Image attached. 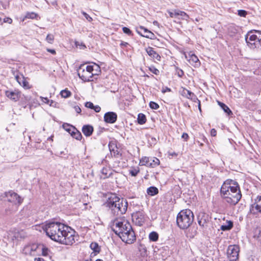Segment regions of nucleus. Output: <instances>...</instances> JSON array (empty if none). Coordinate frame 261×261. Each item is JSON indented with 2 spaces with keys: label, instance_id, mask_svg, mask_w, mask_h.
I'll use <instances>...</instances> for the list:
<instances>
[{
  "label": "nucleus",
  "instance_id": "obj_1",
  "mask_svg": "<svg viewBox=\"0 0 261 261\" xmlns=\"http://www.w3.org/2000/svg\"><path fill=\"white\" fill-rule=\"evenodd\" d=\"M220 193L225 202L233 205L238 203L242 197L238 184L232 179H227L224 182Z\"/></svg>",
  "mask_w": 261,
  "mask_h": 261
},
{
  "label": "nucleus",
  "instance_id": "obj_2",
  "mask_svg": "<svg viewBox=\"0 0 261 261\" xmlns=\"http://www.w3.org/2000/svg\"><path fill=\"white\" fill-rule=\"evenodd\" d=\"M106 206L114 216H121L127 211L128 203L126 200L120 199L115 194H112L106 202Z\"/></svg>",
  "mask_w": 261,
  "mask_h": 261
},
{
  "label": "nucleus",
  "instance_id": "obj_3",
  "mask_svg": "<svg viewBox=\"0 0 261 261\" xmlns=\"http://www.w3.org/2000/svg\"><path fill=\"white\" fill-rule=\"evenodd\" d=\"M68 226L59 222H50L45 226L44 230L46 234L53 240L59 242L64 229Z\"/></svg>",
  "mask_w": 261,
  "mask_h": 261
},
{
  "label": "nucleus",
  "instance_id": "obj_4",
  "mask_svg": "<svg viewBox=\"0 0 261 261\" xmlns=\"http://www.w3.org/2000/svg\"><path fill=\"white\" fill-rule=\"evenodd\" d=\"M194 221L193 212L189 209L181 211L176 217V223L178 226L182 229H187Z\"/></svg>",
  "mask_w": 261,
  "mask_h": 261
},
{
  "label": "nucleus",
  "instance_id": "obj_5",
  "mask_svg": "<svg viewBox=\"0 0 261 261\" xmlns=\"http://www.w3.org/2000/svg\"><path fill=\"white\" fill-rule=\"evenodd\" d=\"M93 68L91 65L86 67L84 65H81L78 70L77 74L79 77L84 82L92 81L93 74Z\"/></svg>",
  "mask_w": 261,
  "mask_h": 261
},
{
  "label": "nucleus",
  "instance_id": "obj_6",
  "mask_svg": "<svg viewBox=\"0 0 261 261\" xmlns=\"http://www.w3.org/2000/svg\"><path fill=\"white\" fill-rule=\"evenodd\" d=\"M125 231L119 236L122 241L127 244H133L136 240V237L132 227L129 223H126Z\"/></svg>",
  "mask_w": 261,
  "mask_h": 261
},
{
  "label": "nucleus",
  "instance_id": "obj_7",
  "mask_svg": "<svg viewBox=\"0 0 261 261\" xmlns=\"http://www.w3.org/2000/svg\"><path fill=\"white\" fill-rule=\"evenodd\" d=\"M126 223L129 222L124 217L119 219L116 218L112 222V228L114 232L119 236L122 232L125 231L124 225L125 226H127L125 225Z\"/></svg>",
  "mask_w": 261,
  "mask_h": 261
},
{
  "label": "nucleus",
  "instance_id": "obj_8",
  "mask_svg": "<svg viewBox=\"0 0 261 261\" xmlns=\"http://www.w3.org/2000/svg\"><path fill=\"white\" fill-rule=\"evenodd\" d=\"M74 231L68 227V229H65L61 236V240L59 243L67 245H71L75 243Z\"/></svg>",
  "mask_w": 261,
  "mask_h": 261
},
{
  "label": "nucleus",
  "instance_id": "obj_9",
  "mask_svg": "<svg viewBox=\"0 0 261 261\" xmlns=\"http://www.w3.org/2000/svg\"><path fill=\"white\" fill-rule=\"evenodd\" d=\"M1 197H3L4 200L8 201L14 205L19 204L22 201V199L17 193L12 191L6 192L4 195H1Z\"/></svg>",
  "mask_w": 261,
  "mask_h": 261
},
{
  "label": "nucleus",
  "instance_id": "obj_10",
  "mask_svg": "<svg viewBox=\"0 0 261 261\" xmlns=\"http://www.w3.org/2000/svg\"><path fill=\"white\" fill-rule=\"evenodd\" d=\"M23 232L22 231H18L16 229H13L9 231L5 232L4 234V238L8 241H14L18 240L23 237Z\"/></svg>",
  "mask_w": 261,
  "mask_h": 261
},
{
  "label": "nucleus",
  "instance_id": "obj_11",
  "mask_svg": "<svg viewBox=\"0 0 261 261\" xmlns=\"http://www.w3.org/2000/svg\"><path fill=\"white\" fill-rule=\"evenodd\" d=\"M258 34H253L252 31H251L246 34L245 36V40L247 45L251 48H254L257 47V40L258 39Z\"/></svg>",
  "mask_w": 261,
  "mask_h": 261
},
{
  "label": "nucleus",
  "instance_id": "obj_12",
  "mask_svg": "<svg viewBox=\"0 0 261 261\" xmlns=\"http://www.w3.org/2000/svg\"><path fill=\"white\" fill-rule=\"evenodd\" d=\"M239 248L237 245L228 246L227 254L230 261H236L239 258Z\"/></svg>",
  "mask_w": 261,
  "mask_h": 261
},
{
  "label": "nucleus",
  "instance_id": "obj_13",
  "mask_svg": "<svg viewBox=\"0 0 261 261\" xmlns=\"http://www.w3.org/2000/svg\"><path fill=\"white\" fill-rule=\"evenodd\" d=\"M250 212L253 215L261 214V196H257L250 207Z\"/></svg>",
  "mask_w": 261,
  "mask_h": 261
},
{
  "label": "nucleus",
  "instance_id": "obj_14",
  "mask_svg": "<svg viewBox=\"0 0 261 261\" xmlns=\"http://www.w3.org/2000/svg\"><path fill=\"white\" fill-rule=\"evenodd\" d=\"M133 222L138 226H142L145 221L144 213L143 211H138L132 214Z\"/></svg>",
  "mask_w": 261,
  "mask_h": 261
},
{
  "label": "nucleus",
  "instance_id": "obj_15",
  "mask_svg": "<svg viewBox=\"0 0 261 261\" xmlns=\"http://www.w3.org/2000/svg\"><path fill=\"white\" fill-rule=\"evenodd\" d=\"M6 96L11 100L17 101L21 96V92L18 90H9L5 91Z\"/></svg>",
  "mask_w": 261,
  "mask_h": 261
},
{
  "label": "nucleus",
  "instance_id": "obj_16",
  "mask_svg": "<svg viewBox=\"0 0 261 261\" xmlns=\"http://www.w3.org/2000/svg\"><path fill=\"white\" fill-rule=\"evenodd\" d=\"M13 74L15 80L20 86L25 89H29L30 88L29 83L22 74L16 71L14 72Z\"/></svg>",
  "mask_w": 261,
  "mask_h": 261
},
{
  "label": "nucleus",
  "instance_id": "obj_17",
  "mask_svg": "<svg viewBox=\"0 0 261 261\" xmlns=\"http://www.w3.org/2000/svg\"><path fill=\"white\" fill-rule=\"evenodd\" d=\"M197 220L199 225L204 227L209 221V216L204 212H200L197 215Z\"/></svg>",
  "mask_w": 261,
  "mask_h": 261
},
{
  "label": "nucleus",
  "instance_id": "obj_18",
  "mask_svg": "<svg viewBox=\"0 0 261 261\" xmlns=\"http://www.w3.org/2000/svg\"><path fill=\"white\" fill-rule=\"evenodd\" d=\"M181 93L182 96L185 97L188 99H190L194 101L198 100L199 109L200 111H201L200 101L197 99L196 96L193 92L187 90V89L184 88Z\"/></svg>",
  "mask_w": 261,
  "mask_h": 261
},
{
  "label": "nucleus",
  "instance_id": "obj_19",
  "mask_svg": "<svg viewBox=\"0 0 261 261\" xmlns=\"http://www.w3.org/2000/svg\"><path fill=\"white\" fill-rule=\"evenodd\" d=\"M137 32L143 37L149 38L150 39H153L155 38L154 34L147 29L145 28L144 27H140L139 30H138Z\"/></svg>",
  "mask_w": 261,
  "mask_h": 261
},
{
  "label": "nucleus",
  "instance_id": "obj_20",
  "mask_svg": "<svg viewBox=\"0 0 261 261\" xmlns=\"http://www.w3.org/2000/svg\"><path fill=\"white\" fill-rule=\"evenodd\" d=\"M117 114L113 112H107L104 115L105 121L109 123H115L117 120Z\"/></svg>",
  "mask_w": 261,
  "mask_h": 261
},
{
  "label": "nucleus",
  "instance_id": "obj_21",
  "mask_svg": "<svg viewBox=\"0 0 261 261\" xmlns=\"http://www.w3.org/2000/svg\"><path fill=\"white\" fill-rule=\"evenodd\" d=\"M39 249V247L36 245H28L24 247L22 252L25 255H35V251Z\"/></svg>",
  "mask_w": 261,
  "mask_h": 261
},
{
  "label": "nucleus",
  "instance_id": "obj_22",
  "mask_svg": "<svg viewBox=\"0 0 261 261\" xmlns=\"http://www.w3.org/2000/svg\"><path fill=\"white\" fill-rule=\"evenodd\" d=\"M146 51L151 58L155 59L156 61L161 60V56L151 47H148L146 48Z\"/></svg>",
  "mask_w": 261,
  "mask_h": 261
},
{
  "label": "nucleus",
  "instance_id": "obj_23",
  "mask_svg": "<svg viewBox=\"0 0 261 261\" xmlns=\"http://www.w3.org/2000/svg\"><path fill=\"white\" fill-rule=\"evenodd\" d=\"M82 132L84 135L87 137L90 136L93 132V128L89 125H85L83 126Z\"/></svg>",
  "mask_w": 261,
  "mask_h": 261
},
{
  "label": "nucleus",
  "instance_id": "obj_24",
  "mask_svg": "<svg viewBox=\"0 0 261 261\" xmlns=\"http://www.w3.org/2000/svg\"><path fill=\"white\" fill-rule=\"evenodd\" d=\"M188 61L190 64L195 66H197L200 65V62L198 58L194 54L189 55V59H188Z\"/></svg>",
  "mask_w": 261,
  "mask_h": 261
},
{
  "label": "nucleus",
  "instance_id": "obj_25",
  "mask_svg": "<svg viewBox=\"0 0 261 261\" xmlns=\"http://www.w3.org/2000/svg\"><path fill=\"white\" fill-rule=\"evenodd\" d=\"M73 129V132H71V136L77 140H81L82 138L81 133L74 127H70Z\"/></svg>",
  "mask_w": 261,
  "mask_h": 261
},
{
  "label": "nucleus",
  "instance_id": "obj_26",
  "mask_svg": "<svg viewBox=\"0 0 261 261\" xmlns=\"http://www.w3.org/2000/svg\"><path fill=\"white\" fill-rule=\"evenodd\" d=\"M38 17H39V16L37 13L33 12H27L26 13L24 17L22 18V20L24 21L26 19H38Z\"/></svg>",
  "mask_w": 261,
  "mask_h": 261
},
{
  "label": "nucleus",
  "instance_id": "obj_27",
  "mask_svg": "<svg viewBox=\"0 0 261 261\" xmlns=\"http://www.w3.org/2000/svg\"><path fill=\"white\" fill-rule=\"evenodd\" d=\"M149 167L154 168L160 164V160L155 157H149Z\"/></svg>",
  "mask_w": 261,
  "mask_h": 261
},
{
  "label": "nucleus",
  "instance_id": "obj_28",
  "mask_svg": "<svg viewBox=\"0 0 261 261\" xmlns=\"http://www.w3.org/2000/svg\"><path fill=\"white\" fill-rule=\"evenodd\" d=\"M147 194L151 196L156 195L159 193L158 189L155 187H150L147 189Z\"/></svg>",
  "mask_w": 261,
  "mask_h": 261
},
{
  "label": "nucleus",
  "instance_id": "obj_29",
  "mask_svg": "<svg viewBox=\"0 0 261 261\" xmlns=\"http://www.w3.org/2000/svg\"><path fill=\"white\" fill-rule=\"evenodd\" d=\"M149 157H143L140 160L139 165L140 166H146L149 167Z\"/></svg>",
  "mask_w": 261,
  "mask_h": 261
},
{
  "label": "nucleus",
  "instance_id": "obj_30",
  "mask_svg": "<svg viewBox=\"0 0 261 261\" xmlns=\"http://www.w3.org/2000/svg\"><path fill=\"white\" fill-rule=\"evenodd\" d=\"M138 122L140 124H143L146 121V118L145 115L142 113L139 114L137 118Z\"/></svg>",
  "mask_w": 261,
  "mask_h": 261
},
{
  "label": "nucleus",
  "instance_id": "obj_31",
  "mask_svg": "<svg viewBox=\"0 0 261 261\" xmlns=\"http://www.w3.org/2000/svg\"><path fill=\"white\" fill-rule=\"evenodd\" d=\"M149 238L150 241L155 242L159 239V235L157 232L152 231L150 233L149 235Z\"/></svg>",
  "mask_w": 261,
  "mask_h": 261
},
{
  "label": "nucleus",
  "instance_id": "obj_32",
  "mask_svg": "<svg viewBox=\"0 0 261 261\" xmlns=\"http://www.w3.org/2000/svg\"><path fill=\"white\" fill-rule=\"evenodd\" d=\"M93 68V74L94 75H98L101 72L100 68L97 64L94 63V65H91Z\"/></svg>",
  "mask_w": 261,
  "mask_h": 261
},
{
  "label": "nucleus",
  "instance_id": "obj_33",
  "mask_svg": "<svg viewBox=\"0 0 261 261\" xmlns=\"http://www.w3.org/2000/svg\"><path fill=\"white\" fill-rule=\"evenodd\" d=\"M109 171L110 172V170L107 169V168H103L101 171V173L102 174V175L101 176V178H106L108 177L111 173V172L108 173Z\"/></svg>",
  "mask_w": 261,
  "mask_h": 261
},
{
  "label": "nucleus",
  "instance_id": "obj_34",
  "mask_svg": "<svg viewBox=\"0 0 261 261\" xmlns=\"http://www.w3.org/2000/svg\"><path fill=\"white\" fill-rule=\"evenodd\" d=\"M90 248L95 252H99L100 251V248L97 243H92L90 244Z\"/></svg>",
  "mask_w": 261,
  "mask_h": 261
},
{
  "label": "nucleus",
  "instance_id": "obj_35",
  "mask_svg": "<svg viewBox=\"0 0 261 261\" xmlns=\"http://www.w3.org/2000/svg\"><path fill=\"white\" fill-rule=\"evenodd\" d=\"M60 94L62 97L67 98L71 95V93L69 91L67 90H63L61 91Z\"/></svg>",
  "mask_w": 261,
  "mask_h": 261
},
{
  "label": "nucleus",
  "instance_id": "obj_36",
  "mask_svg": "<svg viewBox=\"0 0 261 261\" xmlns=\"http://www.w3.org/2000/svg\"><path fill=\"white\" fill-rule=\"evenodd\" d=\"M233 226V223L231 221H229L228 222V225H222L221 228L223 230H227L230 229Z\"/></svg>",
  "mask_w": 261,
  "mask_h": 261
},
{
  "label": "nucleus",
  "instance_id": "obj_37",
  "mask_svg": "<svg viewBox=\"0 0 261 261\" xmlns=\"http://www.w3.org/2000/svg\"><path fill=\"white\" fill-rule=\"evenodd\" d=\"M222 107H221L224 111L227 113L228 115H230V114H232V113L231 111L230 110V109L225 104H222Z\"/></svg>",
  "mask_w": 261,
  "mask_h": 261
},
{
  "label": "nucleus",
  "instance_id": "obj_38",
  "mask_svg": "<svg viewBox=\"0 0 261 261\" xmlns=\"http://www.w3.org/2000/svg\"><path fill=\"white\" fill-rule=\"evenodd\" d=\"M176 14L177 15L181 16L183 19H187L189 18L188 15L185 12L177 10Z\"/></svg>",
  "mask_w": 261,
  "mask_h": 261
},
{
  "label": "nucleus",
  "instance_id": "obj_39",
  "mask_svg": "<svg viewBox=\"0 0 261 261\" xmlns=\"http://www.w3.org/2000/svg\"><path fill=\"white\" fill-rule=\"evenodd\" d=\"M149 107L152 109L157 110L159 108V105L154 101H150L149 103Z\"/></svg>",
  "mask_w": 261,
  "mask_h": 261
},
{
  "label": "nucleus",
  "instance_id": "obj_40",
  "mask_svg": "<svg viewBox=\"0 0 261 261\" xmlns=\"http://www.w3.org/2000/svg\"><path fill=\"white\" fill-rule=\"evenodd\" d=\"M46 40L50 44H52L53 43L54 40V36L53 35L51 34H48L47 35Z\"/></svg>",
  "mask_w": 261,
  "mask_h": 261
},
{
  "label": "nucleus",
  "instance_id": "obj_41",
  "mask_svg": "<svg viewBox=\"0 0 261 261\" xmlns=\"http://www.w3.org/2000/svg\"><path fill=\"white\" fill-rule=\"evenodd\" d=\"M255 33L258 34V39L257 40V47H258L259 46H261V31H255Z\"/></svg>",
  "mask_w": 261,
  "mask_h": 261
},
{
  "label": "nucleus",
  "instance_id": "obj_42",
  "mask_svg": "<svg viewBox=\"0 0 261 261\" xmlns=\"http://www.w3.org/2000/svg\"><path fill=\"white\" fill-rule=\"evenodd\" d=\"M149 70L155 75H158L160 73L159 70L154 66L150 67Z\"/></svg>",
  "mask_w": 261,
  "mask_h": 261
},
{
  "label": "nucleus",
  "instance_id": "obj_43",
  "mask_svg": "<svg viewBox=\"0 0 261 261\" xmlns=\"http://www.w3.org/2000/svg\"><path fill=\"white\" fill-rule=\"evenodd\" d=\"M122 30L124 33L127 34L129 36H131L133 35L132 32L131 30L127 28V27H123L122 28Z\"/></svg>",
  "mask_w": 261,
  "mask_h": 261
},
{
  "label": "nucleus",
  "instance_id": "obj_44",
  "mask_svg": "<svg viewBox=\"0 0 261 261\" xmlns=\"http://www.w3.org/2000/svg\"><path fill=\"white\" fill-rule=\"evenodd\" d=\"M63 128L66 130L67 132H68L69 134H71V132H73V129L70 128V127H73L71 125H69L68 124H63Z\"/></svg>",
  "mask_w": 261,
  "mask_h": 261
},
{
  "label": "nucleus",
  "instance_id": "obj_45",
  "mask_svg": "<svg viewBox=\"0 0 261 261\" xmlns=\"http://www.w3.org/2000/svg\"><path fill=\"white\" fill-rule=\"evenodd\" d=\"M41 250H42V254L43 256H46L48 255L49 249L43 246L41 248Z\"/></svg>",
  "mask_w": 261,
  "mask_h": 261
},
{
  "label": "nucleus",
  "instance_id": "obj_46",
  "mask_svg": "<svg viewBox=\"0 0 261 261\" xmlns=\"http://www.w3.org/2000/svg\"><path fill=\"white\" fill-rule=\"evenodd\" d=\"M238 15L240 16L245 17L247 15V12L243 10H238Z\"/></svg>",
  "mask_w": 261,
  "mask_h": 261
},
{
  "label": "nucleus",
  "instance_id": "obj_47",
  "mask_svg": "<svg viewBox=\"0 0 261 261\" xmlns=\"http://www.w3.org/2000/svg\"><path fill=\"white\" fill-rule=\"evenodd\" d=\"M139 170L137 169H133L129 170V173L131 174L133 176H136L138 173H139Z\"/></svg>",
  "mask_w": 261,
  "mask_h": 261
},
{
  "label": "nucleus",
  "instance_id": "obj_48",
  "mask_svg": "<svg viewBox=\"0 0 261 261\" xmlns=\"http://www.w3.org/2000/svg\"><path fill=\"white\" fill-rule=\"evenodd\" d=\"M82 14L88 21L90 22L92 20V18L86 12H83Z\"/></svg>",
  "mask_w": 261,
  "mask_h": 261
},
{
  "label": "nucleus",
  "instance_id": "obj_49",
  "mask_svg": "<svg viewBox=\"0 0 261 261\" xmlns=\"http://www.w3.org/2000/svg\"><path fill=\"white\" fill-rule=\"evenodd\" d=\"M85 107L93 109L94 108V105L92 102L89 101L85 103Z\"/></svg>",
  "mask_w": 261,
  "mask_h": 261
},
{
  "label": "nucleus",
  "instance_id": "obj_50",
  "mask_svg": "<svg viewBox=\"0 0 261 261\" xmlns=\"http://www.w3.org/2000/svg\"><path fill=\"white\" fill-rule=\"evenodd\" d=\"M177 10H175L174 12L168 11L169 15L171 17L173 18L176 16H178L176 14Z\"/></svg>",
  "mask_w": 261,
  "mask_h": 261
},
{
  "label": "nucleus",
  "instance_id": "obj_51",
  "mask_svg": "<svg viewBox=\"0 0 261 261\" xmlns=\"http://www.w3.org/2000/svg\"><path fill=\"white\" fill-rule=\"evenodd\" d=\"M4 22H6V23H8L9 24H11L12 22V20L10 18L6 17L4 19Z\"/></svg>",
  "mask_w": 261,
  "mask_h": 261
},
{
  "label": "nucleus",
  "instance_id": "obj_52",
  "mask_svg": "<svg viewBox=\"0 0 261 261\" xmlns=\"http://www.w3.org/2000/svg\"><path fill=\"white\" fill-rule=\"evenodd\" d=\"M181 138L187 141L188 139L189 136L188 134L184 133L181 136Z\"/></svg>",
  "mask_w": 261,
  "mask_h": 261
},
{
  "label": "nucleus",
  "instance_id": "obj_53",
  "mask_svg": "<svg viewBox=\"0 0 261 261\" xmlns=\"http://www.w3.org/2000/svg\"><path fill=\"white\" fill-rule=\"evenodd\" d=\"M128 45V43L126 42L121 41L120 43V46L122 48L126 47Z\"/></svg>",
  "mask_w": 261,
  "mask_h": 261
},
{
  "label": "nucleus",
  "instance_id": "obj_54",
  "mask_svg": "<svg viewBox=\"0 0 261 261\" xmlns=\"http://www.w3.org/2000/svg\"><path fill=\"white\" fill-rule=\"evenodd\" d=\"M93 109L96 112H99L101 108L99 106H94V108Z\"/></svg>",
  "mask_w": 261,
  "mask_h": 261
},
{
  "label": "nucleus",
  "instance_id": "obj_55",
  "mask_svg": "<svg viewBox=\"0 0 261 261\" xmlns=\"http://www.w3.org/2000/svg\"><path fill=\"white\" fill-rule=\"evenodd\" d=\"M177 75H178V76L179 77H182V76H183V75H184V71H183L182 70L179 69V70H178V71H177Z\"/></svg>",
  "mask_w": 261,
  "mask_h": 261
},
{
  "label": "nucleus",
  "instance_id": "obj_56",
  "mask_svg": "<svg viewBox=\"0 0 261 261\" xmlns=\"http://www.w3.org/2000/svg\"><path fill=\"white\" fill-rule=\"evenodd\" d=\"M74 108L77 113L80 114L81 112V109L79 106H75Z\"/></svg>",
  "mask_w": 261,
  "mask_h": 261
},
{
  "label": "nucleus",
  "instance_id": "obj_57",
  "mask_svg": "<svg viewBox=\"0 0 261 261\" xmlns=\"http://www.w3.org/2000/svg\"><path fill=\"white\" fill-rule=\"evenodd\" d=\"M171 91V89L168 87H165V88H163L162 92L163 93H165L166 92H170Z\"/></svg>",
  "mask_w": 261,
  "mask_h": 261
},
{
  "label": "nucleus",
  "instance_id": "obj_58",
  "mask_svg": "<svg viewBox=\"0 0 261 261\" xmlns=\"http://www.w3.org/2000/svg\"><path fill=\"white\" fill-rule=\"evenodd\" d=\"M47 51L53 55H55L56 54V50L55 49L47 48Z\"/></svg>",
  "mask_w": 261,
  "mask_h": 261
},
{
  "label": "nucleus",
  "instance_id": "obj_59",
  "mask_svg": "<svg viewBox=\"0 0 261 261\" xmlns=\"http://www.w3.org/2000/svg\"><path fill=\"white\" fill-rule=\"evenodd\" d=\"M211 134L212 136H215L217 134L216 130L214 128L212 129Z\"/></svg>",
  "mask_w": 261,
  "mask_h": 261
},
{
  "label": "nucleus",
  "instance_id": "obj_60",
  "mask_svg": "<svg viewBox=\"0 0 261 261\" xmlns=\"http://www.w3.org/2000/svg\"><path fill=\"white\" fill-rule=\"evenodd\" d=\"M43 102L46 103H49V100L47 98H44Z\"/></svg>",
  "mask_w": 261,
  "mask_h": 261
},
{
  "label": "nucleus",
  "instance_id": "obj_61",
  "mask_svg": "<svg viewBox=\"0 0 261 261\" xmlns=\"http://www.w3.org/2000/svg\"><path fill=\"white\" fill-rule=\"evenodd\" d=\"M153 23L154 25H159V23L157 21H154L153 22Z\"/></svg>",
  "mask_w": 261,
  "mask_h": 261
},
{
  "label": "nucleus",
  "instance_id": "obj_62",
  "mask_svg": "<svg viewBox=\"0 0 261 261\" xmlns=\"http://www.w3.org/2000/svg\"><path fill=\"white\" fill-rule=\"evenodd\" d=\"M218 104H219V105L220 106V107H222L223 106H222V104H224V103H222V102H220V101H218Z\"/></svg>",
  "mask_w": 261,
  "mask_h": 261
},
{
  "label": "nucleus",
  "instance_id": "obj_63",
  "mask_svg": "<svg viewBox=\"0 0 261 261\" xmlns=\"http://www.w3.org/2000/svg\"><path fill=\"white\" fill-rule=\"evenodd\" d=\"M53 136H51V137H49L48 138V140H50L53 141Z\"/></svg>",
  "mask_w": 261,
  "mask_h": 261
},
{
  "label": "nucleus",
  "instance_id": "obj_64",
  "mask_svg": "<svg viewBox=\"0 0 261 261\" xmlns=\"http://www.w3.org/2000/svg\"><path fill=\"white\" fill-rule=\"evenodd\" d=\"M95 261H103V260L100 259H97Z\"/></svg>",
  "mask_w": 261,
  "mask_h": 261
}]
</instances>
